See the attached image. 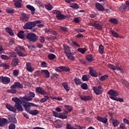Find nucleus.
Returning <instances> with one entry per match:
<instances>
[{
  "mask_svg": "<svg viewBox=\"0 0 129 129\" xmlns=\"http://www.w3.org/2000/svg\"><path fill=\"white\" fill-rule=\"evenodd\" d=\"M34 97H35V93L33 92H30L24 97H21V100L18 97L12 98V101L15 102L14 106L17 110H19V111H23L24 108L22 106V105H21L22 103L25 102V101H32Z\"/></svg>",
  "mask_w": 129,
  "mask_h": 129,
  "instance_id": "1",
  "label": "nucleus"
},
{
  "mask_svg": "<svg viewBox=\"0 0 129 129\" xmlns=\"http://www.w3.org/2000/svg\"><path fill=\"white\" fill-rule=\"evenodd\" d=\"M25 38L30 42H33V43L37 42L38 40V36H37V35L32 32L28 33L26 35V37Z\"/></svg>",
  "mask_w": 129,
  "mask_h": 129,
  "instance_id": "2",
  "label": "nucleus"
},
{
  "mask_svg": "<svg viewBox=\"0 0 129 129\" xmlns=\"http://www.w3.org/2000/svg\"><path fill=\"white\" fill-rule=\"evenodd\" d=\"M53 14H54L56 15V17L57 19V20H64L66 19V16L63 14H62V13L61 11L59 10H54L52 12Z\"/></svg>",
  "mask_w": 129,
  "mask_h": 129,
  "instance_id": "3",
  "label": "nucleus"
},
{
  "mask_svg": "<svg viewBox=\"0 0 129 129\" xmlns=\"http://www.w3.org/2000/svg\"><path fill=\"white\" fill-rule=\"evenodd\" d=\"M110 98L113 100H116V96H118V92L114 90H110L107 92Z\"/></svg>",
  "mask_w": 129,
  "mask_h": 129,
  "instance_id": "4",
  "label": "nucleus"
},
{
  "mask_svg": "<svg viewBox=\"0 0 129 129\" xmlns=\"http://www.w3.org/2000/svg\"><path fill=\"white\" fill-rule=\"evenodd\" d=\"M92 89L96 95H99L102 93V87L101 85L98 87H93Z\"/></svg>",
  "mask_w": 129,
  "mask_h": 129,
  "instance_id": "5",
  "label": "nucleus"
},
{
  "mask_svg": "<svg viewBox=\"0 0 129 129\" xmlns=\"http://www.w3.org/2000/svg\"><path fill=\"white\" fill-rule=\"evenodd\" d=\"M34 27H35V23H34L33 22H30L26 23L24 25L23 28L25 30H31Z\"/></svg>",
  "mask_w": 129,
  "mask_h": 129,
  "instance_id": "6",
  "label": "nucleus"
},
{
  "mask_svg": "<svg viewBox=\"0 0 129 129\" xmlns=\"http://www.w3.org/2000/svg\"><path fill=\"white\" fill-rule=\"evenodd\" d=\"M108 67L110 68V69H112V70H118L119 71H120L122 74H123L124 72V71L122 69L118 67L114 66L113 64H108Z\"/></svg>",
  "mask_w": 129,
  "mask_h": 129,
  "instance_id": "7",
  "label": "nucleus"
},
{
  "mask_svg": "<svg viewBox=\"0 0 129 129\" xmlns=\"http://www.w3.org/2000/svg\"><path fill=\"white\" fill-rule=\"evenodd\" d=\"M0 81L3 84H8V83L11 82V79L7 77H0Z\"/></svg>",
  "mask_w": 129,
  "mask_h": 129,
  "instance_id": "8",
  "label": "nucleus"
},
{
  "mask_svg": "<svg viewBox=\"0 0 129 129\" xmlns=\"http://www.w3.org/2000/svg\"><path fill=\"white\" fill-rule=\"evenodd\" d=\"M36 91L37 93H39L41 95H46V94H47V92L41 87H37L36 88Z\"/></svg>",
  "mask_w": 129,
  "mask_h": 129,
  "instance_id": "9",
  "label": "nucleus"
},
{
  "mask_svg": "<svg viewBox=\"0 0 129 129\" xmlns=\"http://www.w3.org/2000/svg\"><path fill=\"white\" fill-rule=\"evenodd\" d=\"M110 121L113 124V126L115 127V126H117L119 123H120V122L116 119H114L113 117H111L110 118Z\"/></svg>",
  "mask_w": 129,
  "mask_h": 129,
  "instance_id": "10",
  "label": "nucleus"
},
{
  "mask_svg": "<svg viewBox=\"0 0 129 129\" xmlns=\"http://www.w3.org/2000/svg\"><path fill=\"white\" fill-rule=\"evenodd\" d=\"M10 88H11V89H15V88H23V85L19 82H16L10 87Z\"/></svg>",
  "mask_w": 129,
  "mask_h": 129,
  "instance_id": "11",
  "label": "nucleus"
},
{
  "mask_svg": "<svg viewBox=\"0 0 129 129\" xmlns=\"http://www.w3.org/2000/svg\"><path fill=\"white\" fill-rule=\"evenodd\" d=\"M23 103H24L23 104V106L25 108V110H26V111H27V112H29V113H30V111H31V110L30 108V106H31V105H29V104H30V102L25 101V102H23Z\"/></svg>",
  "mask_w": 129,
  "mask_h": 129,
  "instance_id": "12",
  "label": "nucleus"
},
{
  "mask_svg": "<svg viewBox=\"0 0 129 129\" xmlns=\"http://www.w3.org/2000/svg\"><path fill=\"white\" fill-rule=\"evenodd\" d=\"M21 16L20 18V21L22 22H28L29 21V16H28L25 13H22Z\"/></svg>",
  "mask_w": 129,
  "mask_h": 129,
  "instance_id": "13",
  "label": "nucleus"
},
{
  "mask_svg": "<svg viewBox=\"0 0 129 129\" xmlns=\"http://www.w3.org/2000/svg\"><path fill=\"white\" fill-rule=\"evenodd\" d=\"M26 70H27L28 72H33L34 71V68L32 67L31 62H26Z\"/></svg>",
  "mask_w": 129,
  "mask_h": 129,
  "instance_id": "14",
  "label": "nucleus"
},
{
  "mask_svg": "<svg viewBox=\"0 0 129 129\" xmlns=\"http://www.w3.org/2000/svg\"><path fill=\"white\" fill-rule=\"evenodd\" d=\"M89 69L90 70V74L91 76H93V77H97V73H96L95 70H93V68L90 67L89 68Z\"/></svg>",
  "mask_w": 129,
  "mask_h": 129,
  "instance_id": "15",
  "label": "nucleus"
},
{
  "mask_svg": "<svg viewBox=\"0 0 129 129\" xmlns=\"http://www.w3.org/2000/svg\"><path fill=\"white\" fill-rule=\"evenodd\" d=\"M41 74L45 77V78H49L50 77V73L47 70H43L41 71Z\"/></svg>",
  "mask_w": 129,
  "mask_h": 129,
  "instance_id": "16",
  "label": "nucleus"
},
{
  "mask_svg": "<svg viewBox=\"0 0 129 129\" xmlns=\"http://www.w3.org/2000/svg\"><path fill=\"white\" fill-rule=\"evenodd\" d=\"M6 107L8 109V110H10V111H13V112H16L17 111V109H16V108L13 107L11 104H6Z\"/></svg>",
  "mask_w": 129,
  "mask_h": 129,
  "instance_id": "17",
  "label": "nucleus"
},
{
  "mask_svg": "<svg viewBox=\"0 0 129 129\" xmlns=\"http://www.w3.org/2000/svg\"><path fill=\"white\" fill-rule=\"evenodd\" d=\"M96 119L99 121H101V122H103V123H106L108 120L106 117H102L99 116H97Z\"/></svg>",
  "mask_w": 129,
  "mask_h": 129,
  "instance_id": "18",
  "label": "nucleus"
},
{
  "mask_svg": "<svg viewBox=\"0 0 129 129\" xmlns=\"http://www.w3.org/2000/svg\"><path fill=\"white\" fill-rule=\"evenodd\" d=\"M63 48H64V53L66 54V55H67L69 53H71V50H70V47L68 46V45L66 44L63 45Z\"/></svg>",
  "mask_w": 129,
  "mask_h": 129,
  "instance_id": "19",
  "label": "nucleus"
},
{
  "mask_svg": "<svg viewBox=\"0 0 129 129\" xmlns=\"http://www.w3.org/2000/svg\"><path fill=\"white\" fill-rule=\"evenodd\" d=\"M17 36L20 39H25L26 38V35H25V32L24 31H19Z\"/></svg>",
  "mask_w": 129,
  "mask_h": 129,
  "instance_id": "20",
  "label": "nucleus"
},
{
  "mask_svg": "<svg viewBox=\"0 0 129 129\" xmlns=\"http://www.w3.org/2000/svg\"><path fill=\"white\" fill-rule=\"evenodd\" d=\"M96 8L97 10H98V11H103L104 10V8H103V6L101 5L100 3H96L95 4Z\"/></svg>",
  "mask_w": 129,
  "mask_h": 129,
  "instance_id": "21",
  "label": "nucleus"
},
{
  "mask_svg": "<svg viewBox=\"0 0 129 129\" xmlns=\"http://www.w3.org/2000/svg\"><path fill=\"white\" fill-rule=\"evenodd\" d=\"M62 85L66 91H69L70 90V87H69V85L67 82H63Z\"/></svg>",
  "mask_w": 129,
  "mask_h": 129,
  "instance_id": "22",
  "label": "nucleus"
},
{
  "mask_svg": "<svg viewBox=\"0 0 129 129\" xmlns=\"http://www.w3.org/2000/svg\"><path fill=\"white\" fill-rule=\"evenodd\" d=\"M26 8L27 9H28V10H30V11H31L32 15H34V14H35V11L36 10L35 9V8L30 5H28L27 6H26Z\"/></svg>",
  "mask_w": 129,
  "mask_h": 129,
  "instance_id": "23",
  "label": "nucleus"
},
{
  "mask_svg": "<svg viewBox=\"0 0 129 129\" xmlns=\"http://www.w3.org/2000/svg\"><path fill=\"white\" fill-rule=\"evenodd\" d=\"M66 56H67L68 59H69L72 61H74V60H75V57L72 55L71 52L68 53V54H66Z\"/></svg>",
  "mask_w": 129,
  "mask_h": 129,
  "instance_id": "24",
  "label": "nucleus"
},
{
  "mask_svg": "<svg viewBox=\"0 0 129 129\" xmlns=\"http://www.w3.org/2000/svg\"><path fill=\"white\" fill-rule=\"evenodd\" d=\"M35 3L39 8L44 9V4H43V3H42L40 0H35Z\"/></svg>",
  "mask_w": 129,
  "mask_h": 129,
  "instance_id": "25",
  "label": "nucleus"
},
{
  "mask_svg": "<svg viewBox=\"0 0 129 129\" xmlns=\"http://www.w3.org/2000/svg\"><path fill=\"white\" fill-rule=\"evenodd\" d=\"M19 58H14L12 62V65H13V66H17V65L19 64Z\"/></svg>",
  "mask_w": 129,
  "mask_h": 129,
  "instance_id": "26",
  "label": "nucleus"
},
{
  "mask_svg": "<svg viewBox=\"0 0 129 129\" xmlns=\"http://www.w3.org/2000/svg\"><path fill=\"white\" fill-rule=\"evenodd\" d=\"M15 2V6L16 8H21V4L22 3V1L21 0H18Z\"/></svg>",
  "mask_w": 129,
  "mask_h": 129,
  "instance_id": "27",
  "label": "nucleus"
},
{
  "mask_svg": "<svg viewBox=\"0 0 129 129\" xmlns=\"http://www.w3.org/2000/svg\"><path fill=\"white\" fill-rule=\"evenodd\" d=\"M80 99H81V100H90V99H91V97L86 96H81Z\"/></svg>",
  "mask_w": 129,
  "mask_h": 129,
  "instance_id": "28",
  "label": "nucleus"
},
{
  "mask_svg": "<svg viewBox=\"0 0 129 129\" xmlns=\"http://www.w3.org/2000/svg\"><path fill=\"white\" fill-rule=\"evenodd\" d=\"M5 30H6V31L7 33H9V34L11 36H13V35H14V32H13V30L11 28L7 27L5 29Z\"/></svg>",
  "mask_w": 129,
  "mask_h": 129,
  "instance_id": "29",
  "label": "nucleus"
},
{
  "mask_svg": "<svg viewBox=\"0 0 129 129\" xmlns=\"http://www.w3.org/2000/svg\"><path fill=\"white\" fill-rule=\"evenodd\" d=\"M48 99H49V96L46 95L44 96V97L42 98L40 101L41 103H43V102H45V101H47Z\"/></svg>",
  "mask_w": 129,
  "mask_h": 129,
  "instance_id": "30",
  "label": "nucleus"
},
{
  "mask_svg": "<svg viewBox=\"0 0 129 129\" xmlns=\"http://www.w3.org/2000/svg\"><path fill=\"white\" fill-rule=\"evenodd\" d=\"M74 81L75 83V84H76V85H79L80 84H81V80H80V79L76 78L74 79Z\"/></svg>",
  "mask_w": 129,
  "mask_h": 129,
  "instance_id": "31",
  "label": "nucleus"
},
{
  "mask_svg": "<svg viewBox=\"0 0 129 129\" xmlns=\"http://www.w3.org/2000/svg\"><path fill=\"white\" fill-rule=\"evenodd\" d=\"M70 8H72L73 9H75L76 10H77V9H79V6L77 5L76 3H73L70 5Z\"/></svg>",
  "mask_w": 129,
  "mask_h": 129,
  "instance_id": "32",
  "label": "nucleus"
},
{
  "mask_svg": "<svg viewBox=\"0 0 129 129\" xmlns=\"http://www.w3.org/2000/svg\"><path fill=\"white\" fill-rule=\"evenodd\" d=\"M30 114H32V115H37L38 113H39V111L37 110H31L29 112Z\"/></svg>",
  "mask_w": 129,
  "mask_h": 129,
  "instance_id": "33",
  "label": "nucleus"
},
{
  "mask_svg": "<svg viewBox=\"0 0 129 129\" xmlns=\"http://www.w3.org/2000/svg\"><path fill=\"white\" fill-rule=\"evenodd\" d=\"M6 123H8V120L4 118L2 121H0V126H4L6 125Z\"/></svg>",
  "mask_w": 129,
  "mask_h": 129,
  "instance_id": "34",
  "label": "nucleus"
},
{
  "mask_svg": "<svg viewBox=\"0 0 129 129\" xmlns=\"http://www.w3.org/2000/svg\"><path fill=\"white\" fill-rule=\"evenodd\" d=\"M111 34L113 36V37H115V38H118L119 37V35L116 33V32L111 30L110 31Z\"/></svg>",
  "mask_w": 129,
  "mask_h": 129,
  "instance_id": "35",
  "label": "nucleus"
},
{
  "mask_svg": "<svg viewBox=\"0 0 129 129\" xmlns=\"http://www.w3.org/2000/svg\"><path fill=\"white\" fill-rule=\"evenodd\" d=\"M125 10H126V6L124 5L121 6L119 8V11H120V12H121V13H123L124 12H125Z\"/></svg>",
  "mask_w": 129,
  "mask_h": 129,
  "instance_id": "36",
  "label": "nucleus"
},
{
  "mask_svg": "<svg viewBox=\"0 0 129 129\" xmlns=\"http://www.w3.org/2000/svg\"><path fill=\"white\" fill-rule=\"evenodd\" d=\"M45 9L48 11H51V10L53 9V7L50 4H47L45 5Z\"/></svg>",
  "mask_w": 129,
  "mask_h": 129,
  "instance_id": "37",
  "label": "nucleus"
},
{
  "mask_svg": "<svg viewBox=\"0 0 129 129\" xmlns=\"http://www.w3.org/2000/svg\"><path fill=\"white\" fill-rule=\"evenodd\" d=\"M47 57L50 60H54L56 58V55L53 53H50L48 55Z\"/></svg>",
  "mask_w": 129,
  "mask_h": 129,
  "instance_id": "38",
  "label": "nucleus"
},
{
  "mask_svg": "<svg viewBox=\"0 0 129 129\" xmlns=\"http://www.w3.org/2000/svg\"><path fill=\"white\" fill-rule=\"evenodd\" d=\"M77 50L79 52H80V53H82V54H84L86 52L87 49H86V48H79Z\"/></svg>",
  "mask_w": 129,
  "mask_h": 129,
  "instance_id": "39",
  "label": "nucleus"
},
{
  "mask_svg": "<svg viewBox=\"0 0 129 129\" xmlns=\"http://www.w3.org/2000/svg\"><path fill=\"white\" fill-rule=\"evenodd\" d=\"M109 21L110 23H112V24H117V23H118V20H117V19L115 18L110 19Z\"/></svg>",
  "mask_w": 129,
  "mask_h": 129,
  "instance_id": "40",
  "label": "nucleus"
},
{
  "mask_svg": "<svg viewBox=\"0 0 129 129\" xmlns=\"http://www.w3.org/2000/svg\"><path fill=\"white\" fill-rule=\"evenodd\" d=\"M59 69H61V70H63V71H66V72H69V71H70V69L68 67H59Z\"/></svg>",
  "mask_w": 129,
  "mask_h": 129,
  "instance_id": "41",
  "label": "nucleus"
},
{
  "mask_svg": "<svg viewBox=\"0 0 129 129\" xmlns=\"http://www.w3.org/2000/svg\"><path fill=\"white\" fill-rule=\"evenodd\" d=\"M64 109H66V110H68V111H69V112H70V111H72V110L73 109V108H72L70 106L65 105L64 106Z\"/></svg>",
  "mask_w": 129,
  "mask_h": 129,
  "instance_id": "42",
  "label": "nucleus"
},
{
  "mask_svg": "<svg viewBox=\"0 0 129 129\" xmlns=\"http://www.w3.org/2000/svg\"><path fill=\"white\" fill-rule=\"evenodd\" d=\"M89 79V75H84L82 78L83 81H87Z\"/></svg>",
  "mask_w": 129,
  "mask_h": 129,
  "instance_id": "43",
  "label": "nucleus"
},
{
  "mask_svg": "<svg viewBox=\"0 0 129 129\" xmlns=\"http://www.w3.org/2000/svg\"><path fill=\"white\" fill-rule=\"evenodd\" d=\"M81 88L82 89L87 90V89H88V85H87V84L86 83L82 84L81 85Z\"/></svg>",
  "mask_w": 129,
  "mask_h": 129,
  "instance_id": "44",
  "label": "nucleus"
},
{
  "mask_svg": "<svg viewBox=\"0 0 129 129\" xmlns=\"http://www.w3.org/2000/svg\"><path fill=\"white\" fill-rule=\"evenodd\" d=\"M86 59L87 61H89V62H91V61H92V59H93V57H92V55L89 54L87 55Z\"/></svg>",
  "mask_w": 129,
  "mask_h": 129,
  "instance_id": "45",
  "label": "nucleus"
},
{
  "mask_svg": "<svg viewBox=\"0 0 129 129\" xmlns=\"http://www.w3.org/2000/svg\"><path fill=\"white\" fill-rule=\"evenodd\" d=\"M67 115L63 114L62 113H60L59 118H61V119H65L67 118Z\"/></svg>",
  "mask_w": 129,
  "mask_h": 129,
  "instance_id": "46",
  "label": "nucleus"
},
{
  "mask_svg": "<svg viewBox=\"0 0 129 129\" xmlns=\"http://www.w3.org/2000/svg\"><path fill=\"white\" fill-rule=\"evenodd\" d=\"M94 25V27L97 29L98 30H101V29H102V26H101V25L95 23Z\"/></svg>",
  "mask_w": 129,
  "mask_h": 129,
  "instance_id": "47",
  "label": "nucleus"
},
{
  "mask_svg": "<svg viewBox=\"0 0 129 129\" xmlns=\"http://www.w3.org/2000/svg\"><path fill=\"white\" fill-rule=\"evenodd\" d=\"M1 65L2 67H3L5 69H9L10 68L9 65L7 64L6 63H2Z\"/></svg>",
  "mask_w": 129,
  "mask_h": 129,
  "instance_id": "48",
  "label": "nucleus"
},
{
  "mask_svg": "<svg viewBox=\"0 0 129 129\" xmlns=\"http://www.w3.org/2000/svg\"><path fill=\"white\" fill-rule=\"evenodd\" d=\"M6 11L8 13V14H14V10L12 8H8L6 9Z\"/></svg>",
  "mask_w": 129,
  "mask_h": 129,
  "instance_id": "49",
  "label": "nucleus"
},
{
  "mask_svg": "<svg viewBox=\"0 0 129 129\" xmlns=\"http://www.w3.org/2000/svg\"><path fill=\"white\" fill-rule=\"evenodd\" d=\"M107 78H108V76L104 75V76L101 77V78H100V80L101 81H103L105 80L106 79H107Z\"/></svg>",
  "mask_w": 129,
  "mask_h": 129,
  "instance_id": "50",
  "label": "nucleus"
},
{
  "mask_svg": "<svg viewBox=\"0 0 129 129\" xmlns=\"http://www.w3.org/2000/svg\"><path fill=\"white\" fill-rule=\"evenodd\" d=\"M17 54L18 55V56H20V57H25V56H26L25 54L20 51H17Z\"/></svg>",
  "mask_w": 129,
  "mask_h": 129,
  "instance_id": "51",
  "label": "nucleus"
},
{
  "mask_svg": "<svg viewBox=\"0 0 129 129\" xmlns=\"http://www.w3.org/2000/svg\"><path fill=\"white\" fill-rule=\"evenodd\" d=\"M1 57L2 59H3L4 60H9V59H10V57L6 55H2Z\"/></svg>",
  "mask_w": 129,
  "mask_h": 129,
  "instance_id": "52",
  "label": "nucleus"
},
{
  "mask_svg": "<svg viewBox=\"0 0 129 129\" xmlns=\"http://www.w3.org/2000/svg\"><path fill=\"white\" fill-rule=\"evenodd\" d=\"M99 51L100 54H102L103 53V46H102V45L99 46Z\"/></svg>",
  "mask_w": 129,
  "mask_h": 129,
  "instance_id": "53",
  "label": "nucleus"
},
{
  "mask_svg": "<svg viewBox=\"0 0 129 129\" xmlns=\"http://www.w3.org/2000/svg\"><path fill=\"white\" fill-rule=\"evenodd\" d=\"M52 113H53V115L55 116V117H58V118H59V117L60 116V113H59L58 112L53 111Z\"/></svg>",
  "mask_w": 129,
  "mask_h": 129,
  "instance_id": "54",
  "label": "nucleus"
},
{
  "mask_svg": "<svg viewBox=\"0 0 129 129\" xmlns=\"http://www.w3.org/2000/svg\"><path fill=\"white\" fill-rule=\"evenodd\" d=\"M7 92L8 93H16L17 92V90L16 89H11L7 90Z\"/></svg>",
  "mask_w": 129,
  "mask_h": 129,
  "instance_id": "55",
  "label": "nucleus"
},
{
  "mask_svg": "<svg viewBox=\"0 0 129 129\" xmlns=\"http://www.w3.org/2000/svg\"><path fill=\"white\" fill-rule=\"evenodd\" d=\"M75 31V32H77V33H83L85 30L83 29H76Z\"/></svg>",
  "mask_w": 129,
  "mask_h": 129,
  "instance_id": "56",
  "label": "nucleus"
},
{
  "mask_svg": "<svg viewBox=\"0 0 129 129\" xmlns=\"http://www.w3.org/2000/svg\"><path fill=\"white\" fill-rule=\"evenodd\" d=\"M9 129H15L16 128V125L14 123H11L9 126Z\"/></svg>",
  "mask_w": 129,
  "mask_h": 129,
  "instance_id": "57",
  "label": "nucleus"
},
{
  "mask_svg": "<svg viewBox=\"0 0 129 129\" xmlns=\"http://www.w3.org/2000/svg\"><path fill=\"white\" fill-rule=\"evenodd\" d=\"M67 129H73V128H74V127H73V126H72V125L68 123H67Z\"/></svg>",
  "mask_w": 129,
  "mask_h": 129,
  "instance_id": "58",
  "label": "nucleus"
},
{
  "mask_svg": "<svg viewBox=\"0 0 129 129\" xmlns=\"http://www.w3.org/2000/svg\"><path fill=\"white\" fill-rule=\"evenodd\" d=\"M13 75L14 76H18V75H19V71L17 70H15L13 71Z\"/></svg>",
  "mask_w": 129,
  "mask_h": 129,
  "instance_id": "59",
  "label": "nucleus"
},
{
  "mask_svg": "<svg viewBox=\"0 0 129 129\" xmlns=\"http://www.w3.org/2000/svg\"><path fill=\"white\" fill-rule=\"evenodd\" d=\"M116 100H114L115 101H119V102H123V99L122 98H118L117 97L115 98Z\"/></svg>",
  "mask_w": 129,
  "mask_h": 129,
  "instance_id": "60",
  "label": "nucleus"
},
{
  "mask_svg": "<svg viewBox=\"0 0 129 129\" xmlns=\"http://www.w3.org/2000/svg\"><path fill=\"white\" fill-rule=\"evenodd\" d=\"M39 41L40 43H45V38L43 36H40Z\"/></svg>",
  "mask_w": 129,
  "mask_h": 129,
  "instance_id": "61",
  "label": "nucleus"
},
{
  "mask_svg": "<svg viewBox=\"0 0 129 129\" xmlns=\"http://www.w3.org/2000/svg\"><path fill=\"white\" fill-rule=\"evenodd\" d=\"M5 49L3 47V45H0V55L4 53Z\"/></svg>",
  "mask_w": 129,
  "mask_h": 129,
  "instance_id": "62",
  "label": "nucleus"
},
{
  "mask_svg": "<svg viewBox=\"0 0 129 129\" xmlns=\"http://www.w3.org/2000/svg\"><path fill=\"white\" fill-rule=\"evenodd\" d=\"M60 30L63 31V32H67V28L65 27H63L62 26H60Z\"/></svg>",
  "mask_w": 129,
  "mask_h": 129,
  "instance_id": "63",
  "label": "nucleus"
},
{
  "mask_svg": "<svg viewBox=\"0 0 129 129\" xmlns=\"http://www.w3.org/2000/svg\"><path fill=\"white\" fill-rule=\"evenodd\" d=\"M13 44H15V39H11L9 41V45H13Z\"/></svg>",
  "mask_w": 129,
  "mask_h": 129,
  "instance_id": "64",
  "label": "nucleus"
}]
</instances>
